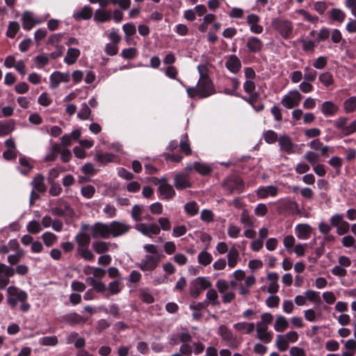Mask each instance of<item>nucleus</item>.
Here are the masks:
<instances>
[{
	"mask_svg": "<svg viewBox=\"0 0 356 356\" xmlns=\"http://www.w3.org/2000/svg\"><path fill=\"white\" fill-rule=\"evenodd\" d=\"M279 279L277 273H270L267 275V280L269 281V285L267 291L270 293H275L279 289V284L277 283Z\"/></svg>",
	"mask_w": 356,
	"mask_h": 356,
	"instance_id": "nucleus-30",
	"label": "nucleus"
},
{
	"mask_svg": "<svg viewBox=\"0 0 356 356\" xmlns=\"http://www.w3.org/2000/svg\"><path fill=\"white\" fill-rule=\"evenodd\" d=\"M108 292L111 295H116L118 294L122 288L120 287V282L119 280H115L108 284Z\"/></svg>",
	"mask_w": 356,
	"mask_h": 356,
	"instance_id": "nucleus-57",
	"label": "nucleus"
},
{
	"mask_svg": "<svg viewBox=\"0 0 356 356\" xmlns=\"http://www.w3.org/2000/svg\"><path fill=\"white\" fill-rule=\"evenodd\" d=\"M81 195L86 199H90L95 193V188L92 185H87L81 189Z\"/></svg>",
	"mask_w": 356,
	"mask_h": 356,
	"instance_id": "nucleus-56",
	"label": "nucleus"
},
{
	"mask_svg": "<svg viewBox=\"0 0 356 356\" xmlns=\"http://www.w3.org/2000/svg\"><path fill=\"white\" fill-rule=\"evenodd\" d=\"M112 18V13L109 10L99 8L94 13V20L96 22H109Z\"/></svg>",
	"mask_w": 356,
	"mask_h": 356,
	"instance_id": "nucleus-28",
	"label": "nucleus"
},
{
	"mask_svg": "<svg viewBox=\"0 0 356 356\" xmlns=\"http://www.w3.org/2000/svg\"><path fill=\"white\" fill-rule=\"evenodd\" d=\"M49 80V87L52 89H56L60 83H67L70 81V74L56 71L50 75Z\"/></svg>",
	"mask_w": 356,
	"mask_h": 356,
	"instance_id": "nucleus-13",
	"label": "nucleus"
},
{
	"mask_svg": "<svg viewBox=\"0 0 356 356\" xmlns=\"http://www.w3.org/2000/svg\"><path fill=\"white\" fill-rule=\"evenodd\" d=\"M302 98V95L297 90L289 91L281 100L282 105L287 108L291 109L299 105Z\"/></svg>",
	"mask_w": 356,
	"mask_h": 356,
	"instance_id": "nucleus-9",
	"label": "nucleus"
},
{
	"mask_svg": "<svg viewBox=\"0 0 356 356\" xmlns=\"http://www.w3.org/2000/svg\"><path fill=\"white\" fill-rule=\"evenodd\" d=\"M42 229L41 224L35 220L30 221L26 225V230L32 234H37Z\"/></svg>",
	"mask_w": 356,
	"mask_h": 356,
	"instance_id": "nucleus-40",
	"label": "nucleus"
},
{
	"mask_svg": "<svg viewBox=\"0 0 356 356\" xmlns=\"http://www.w3.org/2000/svg\"><path fill=\"white\" fill-rule=\"evenodd\" d=\"M271 25L282 38L289 39L293 37V25L291 21L282 17H276L272 19Z\"/></svg>",
	"mask_w": 356,
	"mask_h": 356,
	"instance_id": "nucleus-2",
	"label": "nucleus"
},
{
	"mask_svg": "<svg viewBox=\"0 0 356 356\" xmlns=\"http://www.w3.org/2000/svg\"><path fill=\"white\" fill-rule=\"evenodd\" d=\"M77 253L84 260L93 261L95 259V255L93 254L92 251L88 248V247L77 248Z\"/></svg>",
	"mask_w": 356,
	"mask_h": 356,
	"instance_id": "nucleus-45",
	"label": "nucleus"
},
{
	"mask_svg": "<svg viewBox=\"0 0 356 356\" xmlns=\"http://www.w3.org/2000/svg\"><path fill=\"white\" fill-rule=\"evenodd\" d=\"M259 17L255 14H250L247 17V23L250 26V31L256 34L263 32V26L259 24Z\"/></svg>",
	"mask_w": 356,
	"mask_h": 356,
	"instance_id": "nucleus-20",
	"label": "nucleus"
},
{
	"mask_svg": "<svg viewBox=\"0 0 356 356\" xmlns=\"http://www.w3.org/2000/svg\"><path fill=\"white\" fill-rule=\"evenodd\" d=\"M34 62L38 68H42L43 66L48 64L49 58L46 54L38 55L35 58Z\"/></svg>",
	"mask_w": 356,
	"mask_h": 356,
	"instance_id": "nucleus-60",
	"label": "nucleus"
},
{
	"mask_svg": "<svg viewBox=\"0 0 356 356\" xmlns=\"http://www.w3.org/2000/svg\"><path fill=\"white\" fill-rule=\"evenodd\" d=\"M296 13L301 15L303 17L304 19L309 22L316 23L318 20V17L317 16H313L309 12L304 9L296 10Z\"/></svg>",
	"mask_w": 356,
	"mask_h": 356,
	"instance_id": "nucleus-54",
	"label": "nucleus"
},
{
	"mask_svg": "<svg viewBox=\"0 0 356 356\" xmlns=\"http://www.w3.org/2000/svg\"><path fill=\"white\" fill-rule=\"evenodd\" d=\"M15 128L13 120L8 122H0V136H7L10 134Z\"/></svg>",
	"mask_w": 356,
	"mask_h": 356,
	"instance_id": "nucleus-35",
	"label": "nucleus"
},
{
	"mask_svg": "<svg viewBox=\"0 0 356 356\" xmlns=\"http://www.w3.org/2000/svg\"><path fill=\"white\" fill-rule=\"evenodd\" d=\"M257 338L264 343H268L272 341L273 334L268 332V326L264 323H257Z\"/></svg>",
	"mask_w": 356,
	"mask_h": 356,
	"instance_id": "nucleus-17",
	"label": "nucleus"
},
{
	"mask_svg": "<svg viewBox=\"0 0 356 356\" xmlns=\"http://www.w3.org/2000/svg\"><path fill=\"white\" fill-rule=\"evenodd\" d=\"M211 286V283L205 277H198L191 282L189 293L191 297L197 298L203 290Z\"/></svg>",
	"mask_w": 356,
	"mask_h": 356,
	"instance_id": "nucleus-5",
	"label": "nucleus"
},
{
	"mask_svg": "<svg viewBox=\"0 0 356 356\" xmlns=\"http://www.w3.org/2000/svg\"><path fill=\"white\" fill-rule=\"evenodd\" d=\"M19 28V24L17 22H10L8 24L6 35L10 38H15Z\"/></svg>",
	"mask_w": 356,
	"mask_h": 356,
	"instance_id": "nucleus-46",
	"label": "nucleus"
},
{
	"mask_svg": "<svg viewBox=\"0 0 356 356\" xmlns=\"http://www.w3.org/2000/svg\"><path fill=\"white\" fill-rule=\"evenodd\" d=\"M44 177L41 174H38L32 180L31 184L33 188L40 193H43L46 191V186L44 184Z\"/></svg>",
	"mask_w": 356,
	"mask_h": 356,
	"instance_id": "nucleus-32",
	"label": "nucleus"
},
{
	"mask_svg": "<svg viewBox=\"0 0 356 356\" xmlns=\"http://www.w3.org/2000/svg\"><path fill=\"white\" fill-rule=\"evenodd\" d=\"M288 326L289 323L284 316L280 315L277 316L274 324V329L275 331L282 332L286 330Z\"/></svg>",
	"mask_w": 356,
	"mask_h": 356,
	"instance_id": "nucleus-34",
	"label": "nucleus"
},
{
	"mask_svg": "<svg viewBox=\"0 0 356 356\" xmlns=\"http://www.w3.org/2000/svg\"><path fill=\"white\" fill-rule=\"evenodd\" d=\"M263 42L257 37H250L248 38L246 47L249 52L252 54L259 53L263 48Z\"/></svg>",
	"mask_w": 356,
	"mask_h": 356,
	"instance_id": "nucleus-21",
	"label": "nucleus"
},
{
	"mask_svg": "<svg viewBox=\"0 0 356 356\" xmlns=\"http://www.w3.org/2000/svg\"><path fill=\"white\" fill-rule=\"evenodd\" d=\"M330 16L332 20L336 21L339 24H341L346 18L345 13L339 8H332L330 11Z\"/></svg>",
	"mask_w": 356,
	"mask_h": 356,
	"instance_id": "nucleus-37",
	"label": "nucleus"
},
{
	"mask_svg": "<svg viewBox=\"0 0 356 356\" xmlns=\"http://www.w3.org/2000/svg\"><path fill=\"white\" fill-rule=\"evenodd\" d=\"M240 221L244 225L245 227H252L254 226V222L249 215L247 209H243L241 214Z\"/></svg>",
	"mask_w": 356,
	"mask_h": 356,
	"instance_id": "nucleus-43",
	"label": "nucleus"
},
{
	"mask_svg": "<svg viewBox=\"0 0 356 356\" xmlns=\"http://www.w3.org/2000/svg\"><path fill=\"white\" fill-rule=\"evenodd\" d=\"M7 302L14 309L18 302L27 301L28 294L26 291L19 290L17 287L10 286L7 289Z\"/></svg>",
	"mask_w": 356,
	"mask_h": 356,
	"instance_id": "nucleus-4",
	"label": "nucleus"
},
{
	"mask_svg": "<svg viewBox=\"0 0 356 356\" xmlns=\"http://www.w3.org/2000/svg\"><path fill=\"white\" fill-rule=\"evenodd\" d=\"M254 323H238L235 325V327L237 330L241 331H245V333L250 334L254 329Z\"/></svg>",
	"mask_w": 356,
	"mask_h": 356,
	"instance_id": "nucleus-52",
	"label": "nucleus"
},
{
	"mask_svg": "<svg viewBox=\"0 0 356 356\" xmlns=\"http://www.w3.org/2000/svg\"><path fill=\"white\" fill-rule=\"evenodd\" d=\"M113 246L114 248L118 247L117 244L99 241L92 243V249L97 254H103L110 250V247Z\"/></svg>",
	"mask_w": 356,
	"mask_h": 356,
	"instance_id": "nucleus-26",
	"label": "nucleus"
},
{
	"mask_svg": "<svg viewBox=\"0 0 356 356\" xmlns=\"http://www.w3.org/2000/svg\"><path fill=\"white\" fill-rule=\"evenodd\" d=\"M330 225L337 229L338 235L341 236L348 233L350 229V224L343 220V214L336 213L330 219Z\"/></svg>",
	"mask_w": 356,
	"mask_h": 356,
	"instance_id": "nucleus-8",
	"label": "nucleus"
},
{
	"mask_svg": "<svg viewBox=\"0 0 356 356\" xmlns=\"http://www.w3.org/2000/svg\"><path fill=\"white\" fill-rule=\"evenodd\" d=\"M22 26L26 31H30L35 25L41 23V21L34 17L31 11H24L22 15Z\"/></svg>",
	"mask_w": 356,
	"mask_h": 356,
	"instance_id": "nucleus-16",
	"label": "nucleus"
},
{
	"mask_svg": "<svg viewBox=\"0 0 356 356\" xmlns=\"http://www.w3.org/2000/svg\"><path fill=\"white\" fill-rule=\"evenodd\" d=\"M56 336L44 337L40 339V344L43 346H56L58 343Z\"/></svg>",
	"mask_w": 356,
	"mask_h": 356,
	"instance_id": "nucleus-62",
	"label": "nucleus"
},
{
	"mask_svg": "<svg viewBox=\"0 0 356 356\" xmlns=\"http://www.w3.org/2000/svg\"><path fill=\"white\" fill-rule=\"evenodd\" d=\"M186 169L189 171L195 170L202 175H206L211 171V167L205 163L195 162L193 165H188Z\"/></svg>",
	"mask_w": 356,
	"mask_h": 356,
	"instance_id": "nucleus-29",
	"label": "nucleus"
},
{
	"mask_svg": "<svg viewBox=\"0 0 356 356\" xmlns=\"http://www.w3.org/2000/svg\"><path fill=\"white\" fill-rule=\"evenodd\" d=\"M91 110L88 105L86 103H83L81 104V108L77 114V117L82 120H85L89 118Z\"/></svg>",
	"mask_w": 356,
	"mask_h": 356,
	"instance_id": "nucleus-49",
	"label": "nucleus"
},
{
	"mask_svg": "<svg viewBox=\"0 0 356 356\" xmlns=\"http://www.w3.org/2000/svg\"><path fill=\"white\" fill-rule=\"evenodd\" d=\"M136 229L146 236L151 237L152 235H158L161 228L156 224L139 223L136 225Z\"/></svg>",
	"mask_w": 356,
	"mask_h": 356,
	"instance_id": "nucleus-12",
	"label": "nucleus"
},
{
	"mask_svg": "<svg viewBox=\"0 0 356 356\" xmlns=\"http://www.w3.org/2000/svg\"><path fill=\"white\" fill-rule=\"evenodd\" d=\"M295 229L297 237L302 240L307 239L312 233V227L307 224H299Z\"/></svg>",
	"mask_w": 356,
	"mask_h": 356,
	"instance_id": "nucleus-27",
	"label": "nucleus"
},
{
	"mask_svg": "<svg viewBox=\"0 0 356 356\" xmlns=\"http://www.w3.org/2000/svg\"><path fill=\"white\" fill-rule=\"evenodd\" d=\"M277 188L273 185L267 186H260L257 190V195L259 198L261 199H265L268 196L275 197L277 195Z\"/></svg>",
	"mask_w": 356,
	"mask_h": 356,
	"instance_id": "nucleus-19",
	"label": "nucleus"
},
{
	"mask_svg": "<svg viewBox=\"0 0 356 356\" xmlns=\"http://www.w3.org/2000/svg\"><path fill=\"white\" fill-rule=\"evenodd\" d=\"M275 346L280 351L283 352L289 348V341L284 335L279 334L276 338Z\"/></svg>",
	"mask_w": 356,
	"mask_h": 356,
	"instance_id": "nucleus-41",
	"label": "nucleus"
},
{
	"mask_svg": "<svg viewBox=\"0 0 356 356\" xmlns=\"http://www.w3.org/2000/svg\"><path fill=\"white\" fill-rule=\"evenodd\" d=\"M343 108L346 113H351L356 111V96H352L343 103Z\"/></svg>",
	"mask_w": 356,
	"mask_h": 356,
	"instance_id": "nucleus-36",
	"label": "nucleus"
},
{
	"mask_svg": "<svg viewBox=\"0 0 356 356\" xmlns=\"http://www.w3.org/2000/svg\"><path fill=\"white\" fill-rule=\"evenodd\" d=\"M142 207L138 204H135L131 209V216L135 221H140L143 218L141 217Z\"/></svg>",
	"mask_w": 356,
	"mask_h": 356,
	"instance_id": "nucleus-61",
	"label": "nucleus"
},
{
	"mask_svg": "<svg viewBox=\"0 0 356 356\" xmlns=\"http://www.w3.org/2000/svg\"><path fill=\"white\" fill-rule=\"evenodd\" d=\"M263 138L268 144H273L278 140L279 138L276 132L273 130H268L263 134Z\"/></svg>",
	"mask_w": 356,
	"mask_h": 356,
	"instance_id": "nucleus-48",
	"label": "nucleus"
},
{
	"mask_svg": "<svg viewBox=\"0 0 356 356\" xmlns=\"http://www.w3.org/2000/svg\"><path fill=\"white\" fill-rule=\"evenodd\" d=\"M41 238L46 246L51 247L56 243L58 238L54 233L46 232L41 236Z\"/></svg>",
	"mask_w": 356,
	"mask_h": 356,
	"instance_id": "nucleus-39",
	"label": "nucleus"
},
{
	"mask_svg": "<svg viewBox=\"0 0 356 356\" xmlns=\"http://www.w3.org/2000/svg\"><path fill=\"white\" fill-rule=\"evenodd\" d=\"M92 8L89 6H85L81 9L74 12L73 17L76 21L87 20L92 17Z\"/></svg>",
	"mask_w": 356,
	"mask_h": 356,
	"instance_id": "nucleus-22",
	"label": "nucleus"
},
{
	"mask_svg": "<svg viewBox=\"0 0 356 356\" xmlns=\"http://www.w3.org/2000/svg\"><path fill=\"white\" fill-rule=\"evenodd\" d=\"M97 161L102 163L106 164L108 162L113 161L115 156L111 153L98 154L96 156Z\"/></svg>",
	"mask_w": 356,
	"mask_h": 356,
	"instance_id": "nucleus-58",
	"label": "nucleus"
},
{
	"mask_svg": "<svg viewBox=\"0 0 356 356\" xmlns=\"http://www.w3.org/2000/svg\"><path fill=\"white\" fill-rule=\"evenodd\" d=\"M140 300L147 303L150 304L154 302V298L147 289H141L139 293Z\"/></svg>",
	"mask_w": 356,
	"mask_h": 356,
	"instance_id": "nucleus-55",
	"label": "nucleus"
},
{
	"mask_svg": "<svg viewBox=\"0 0 356 356\" xmlns=\"http://www.w3.org/2000/svg\"><path fill=\"white\" fill-rule=\"evenodd\" d=\"M19 162L21 166L24 168V169L20 170L22 174L26 175L33 169V165L30 163L29 160L26 157H20Z\"/></svg>",
	"mask_w": 356,
	"mask_h": 356,
	"instance_id": "nucleus-47",
	"label": "nucleus"
},
{
	"mask_svg": "<svg viewBox=\"0 0 356 356\" xmlns=\"http://www.w3.org/2000/svg\"><path fill=\"white\" fill-rule=\"evenodd\" d=\"M226 187L229 190V193L234 191L239 193L242 192L244 188V184L238 176H232L224 183V188Z\"/></svg>",
	"mask_w": 356,
	"mask_h": 356,
	"instance_id": "nucleus-14",
	"label": "nucleus"
},
{
	"mask_svg": "<svg viewBox=\"0 0 356 356\" xmlns=\"http://www.w3.org/2000/svg\"><path fill=\"white\" fill-rule=\"evenodd\" d=\"M348 118L345 116H341L334 120L333 125L334 128L341 131L343 136H350L356 132V119L350 124L347 125Z\"/></svg>",
	"mask_w": 356,
	"mask_h": 356,
	"instance_id": "nucleus-6",
	"label": "nucleus"
},
{
	"mask_svg": "<svg viewBox=\"0 0 356 356\" xmlns=\"http://www.w3.org/2000/svg\"><path fill=\"white\" fill-rule=\"evenodd\" d=\"M225 66L229 72L236 74L240 71L241 68V63L240 59L236 55H231L227 58Z\"/></svg>",
	"mask_w": 356,
	"mask_h": 356,
	"instance_id": "nucleus-24",
	"label": "nucleus"
},
{
	"mask_svg": "<svg viewBox=\"0 0 356 356\" xmlns=\"http://www.w3.org/2000/svg\"><path fill=\"white\" fill-rule=\"evenodd\" d=\"M339 110V106L331 101H325L321 104V111L325 116H334Z\"/></svg>",
	"mask_w": 356,
	"mask_h": 356,
	"instance_id": "nucleus-23",
	"label": "nucleus"
},
{
	"mask_svg": "<svg viewBox=\"0 0 356 356\" xmlns=\"http://www.w3.org/2000/svg\"><path fill=\"white\" fill-rule=\"evenodd\" d=\"M64 169L60 166H56L51 169L49 172L47 181L49 183L54 182V180L58 177L61 172H63Z\"/></svg>",
	"mask_w": 356,
	"mask_h": 356,
	"instance_id": "nucleus-53",
	"label": "nucleus"
},
{
	"mask_svg": "<svg viewBox=\"0 0 356 356\" xmlns=\"http://www.w3.org/2000/svg\"><path fill=\"white\" fill-rule=\"evenodd\" d=\"M130 229L131 226L124 221L113 220L110 222L111 236L113 238L127 234Z\"/></svg>",
	"mask_w": 356,
	"mask_h": 356,
	"instance_id": "nucleus-11",
	"label": "nucleus"
},
{
	"mask_svg": "<svg viewBox=\"0 0 356 356\" xmlns=\"http://www.w3.org/2000/svg\"><path fill=\"white\" fill-rule=\"evenodd\" d=\"M152 182L155 185H158V192L159 193L161 199L171 200L175 195V191L172 185L168 184V180L165 177L161 179L153 177Z\"/></svg>",
	"mask_w": 356,
	"mask_h": 356,
	"instance_id": "nucleus-3",
	"label": "nucleus"
},
{
	"mask_svg": "<svg viewBox=\"0 0 356 356\" xmlns=\"http://www.w3.org/2000/svg\"><path fill=\"white\" fill-rule=\"evenodd\" d=\"M277 141L281 151L289 154L293 153L294 144L289 136L287 135H282L279 137Z\"/></svg>",
	"mask_w": 356,
	"mask_h": 356,
	"instance_id": "nucleus-18",
	"label": "nucleus"
},
{
	"mask_svg": "<svg viewBox=\"0 0 356 356\" xmlns=\"http://www.w3.org/2000/svg\"><path fill=\"white\" fill-rule=\"evenodd\" d=\"M91 236L94 238L99 237L108 238L111 236L110 224L103 222H96L91 227Z\"/></svg>",
	"mask_w": 356,
	"mask_h": 356,
	"instance_id": "nucleus-10",
	"label": "nucleus"
},
{
	"mask_svg": "<svg viewBox=\"0 0 356 356\" xmlns=\"http://www.w3.org/2000/svg\"><path fill=\"white\" fill-rule=\"evenodd\" d=\"M239 259L238 252L236 249H231L227 254V264L229 268H234Z\"/></svg>",
	"mask_w": 356,
	"mask_h": 356,
	"instance_id": "nucleus-38",
	"label": "nucleus"
},
{
	"mask_svg": "<svg viewBox=\"0 0 356 356\" xmlns=\"http://www.w3.org/2000/svg\"><path fill=\"white\" fill-rule=\"evenodd\" d=\"M318 79L320 82L326 87L331 86L334 83L333 76L330 72L321 74L318 76Z\"/></svg>",
	"mask_w": 356,
	"mask_h": 356,
	"instance_id": "nucleus-51",
	"label": "nucleus"
},
{
	"mask_svg": "<svg viewBox=\"0 0 356 356\" xmlns=\"http://www.w3.org/2000/svg\"><path fill=\"white\" fill-rule=\"evenodd\" d=\"M328 163L337 170V173H339L340 169L342 167V159L339 156H332L328 161Z\"/></svg>",
	"mask_w": 356,
	"mask_h": 356,
	"instance_id": "nucleus-63",
	"label": "nucleus"
},
{
	"mask_svg": "<svg viewBox=\"0 0 356 356\" xmlns=\"http://www.w3.org/2000/svg\"><path fill=\"white\" fill-rule=\"evenodd\" d=\"M197 70L200 74L197 84L195 87L187 88V94L191 98L196 97H207L215 92L213 83L207 75V67L204 65H198Z\"/></svg>",
	"mask_w": 356,
	"mask_h": 356,
	"instance_id": "nucleus-1",
	"label": "nucleus"
},
{
	"mask_svg": "<svg viewBox=\"0 0 356 356\" xmlns=\"http://www.w3.org/2000/svg\"><path fill=\"white\" fill-rule=\"evenodd\" d=\"M306 298L311 302L319 303L321 302L320 293L312 290H308L305 292Z\"/></svg>",
	"mask_w": 356,
	"mask_h": 356,
	"instance_id": "nucleus-59",
	"label": "nucleus"
},
{
	"mask_svg": "<svg viewBox=\"0 0 356 356\" xmlns=\"http://www.w3.org/2000/svg\"><path fill=\"white\" fill-rule=\"evenodd\" d=\"M161 259L160 254H146L140 263L136 264V266L144 272L152 271L157 267Z\"/></svg>",
	"mask_w": 356,
	"mask_h": 356,
	"instance_id": "nucleus-7",
	"label": "nucleus"
},
{
	"mask_svg": "<svg viewBox=\"0 0 356 356\" xmlns=\"http://www.w3.org/2000/svg\"><path fill=\"white\" fill-rule=\"evenodd\" d=\"M184 209L188 215L193 216L198 213L199 207L195 202L191 201L185 204Z\"/></svg>",
	"mask_w": 356,
	"mask_h": 356,
	"instance_id": "nucleus-50",
	"label": "nucleus"
},
{
	"mask_svg": "<svg viewBox=\"0 0 356 356\" xmlns=\"http://www.w3.org/2000/svg\"><path fill=\"white\" fill-rule=\"evenodd\" d=\"M80 51L76 48H69L67 54L64 58V61L67 65H72L76 63L77 58L80 56Z\"/></svg>",
	"mask_w": 356,
	"mask_h": 356,
	"instance_id": "nucleus-31",
	"label": "nucleus"
},
{
	"mask_svg": "<svg viewBox=\"0 0 356 356\" xmlns=\"http://www.w3.org/2000/svg\"><path fill=\"white\" fill-rule=\"evenodd\" d=\"M75 241L78 244L77 248H87L90 243V236L84 232H79L75 236Z\"/></svg>",
	"mask_w": 356,
	"mask_h": 356,
	"instance_id": "nucleus-33",
	"label": "nucleus"
},
{
	"mask_svg": "<svg viewBox=\"0 0 356 356\" xmlns=\"http://www.w3.org/2000/svg\"><path fill=\"white\" fill-rule=\"evenodd\" d=\"M304 71V80L307 81L313 82L315 81L316 76H317V72L311 68L309 66H306L303 69Z\"/></svg>",
	"mask_w": 356,
	"mask_h": 356,
	"instance_id": "nucleus-44",
	"label": "nucleus"
},
{
	"mask_svg": "<svg viewBox=\"0 0 356 356\" xmlns=\"http://www.w3.org/2000/svg\"><path fill=\"white\" fill-rule=\"evenodd\" d=\"M212 256L206 250H202L197 256L198 263L202 266H207L212 261Z\"/></svg>",
	"mask_w": 356,
	"mask_h": 356,
	"instance_id": "nucleus-42",
	"label": "nucleus"
},
{
	"mask_svg": "<svg viewBox=\"0 0 356 356\" xmlns=\"http://www.w3.org/2000/svg\"><path fill=\"white\" fill-rule=\"evenodd\" d=\"M174 185L177 190H183L190 188L191 184L187 175L184 174H177L174 180Z\"/></svg>",
	"mask_w": 356,
	"mask_h": 356,
	"instance_id": "nucleus-25",
	"label": "nucleus"
},
{
	"mask_svg": "<svg viewBox=\"0 0 356 356\" xmlns=\"http://www.w3.org/2000/svg\"><path fill=\"white\" fill-rule=\"evenodd\" d=\"M61 321L67 325L74 326L79 324H84L87 321V318L81 316L76 312L66 314L62 316Z\"/></svg>",
	"mask_w": 356,
	"mask_h": 356,
	"instance_id": "nucleus-15",
	"label": "nucleus"
},
{
	"mask_svg": "<svg viewBox=\"0 0 356 356\" xmlns=\"http://www.w3.org/2000/svg\"><path fill=\"white\" fill-rule=\"evenodd\" d=\"M305 159L307 161H308L310 164L314 165L318 163L319 161V156L317 153L308 151L305 154Z\"/></svg>",
	"mask_w": 356,
	"mask_h": 356,
	"instance_id": "nucleus-64",
	"label": "nucleus"
}]
</instances>
